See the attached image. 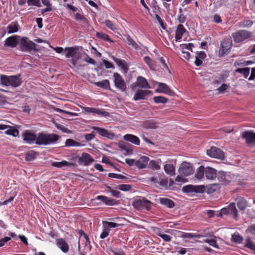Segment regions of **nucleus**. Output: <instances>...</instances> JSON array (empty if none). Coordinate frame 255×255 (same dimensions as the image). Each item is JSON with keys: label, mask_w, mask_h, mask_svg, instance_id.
Here are the masks:
<instances>
[{"label": "nucleus", "mask_w": 255, "mask_h": 255, "mask_svg": "<svg viewBox=\"0 0 255 255\" xmlns=\"http://www.w3.org/2000/svg\"><path fill=\"white\" fill-rule=\"evenodd\" d=\"M22 137L24 143L31 144L35 143L38 145H47L55 143L60 136L55 133L39 132L37 135L34 131L27 129L22 133Z\"/></svg>", "instance_id": "obj_1"}, {"label": "nucleus", "mask_w": 255, "mask_h": 255, "mask_svg": "<svg viewBox=\"0 0 255 255\" xmlns=\"http://www.w3.org/2000/svg\"><path fill=\"white\" fill-rule=\"evenodd\" d=\"M220 188L219 184H212L208 186H205L204 185H188L183 187L182 191L184 193H203L206 192L207 193L210 194L214 193Z\"/></svg>", "instance_id": "obj_2"}, {"label": "nucleus", "mask_w": 255, "mask_h": 255, "mask_svg": "<svg viewBox=\"0 0 255 255\" xmlns=\"http://www.w3.org/2000/svg\"><path fill=\"white\" fill-rule=\"evenodd\" d=\"M0 83L6 86H11L13 87H17L21 83V79L16 75L7 76L4 75L0 76Z\"/></svg>", "instance_id": "obj_3"}, {"label": "nucleus", "mask_w": 255, "mask_h": 255, "mask_svg": "<svg viewBox=\"0 0 255 255\" xmlns=\"http://www.w3.org/2000/svg\"><path fill=\"white\" fill-rule=\"evenodd\" d=\"M252 36V33L248 30H239L232 33V37L235 43L242 42Z\"/></svg>", "instance_id": "obj_4"}, {"label": "nucleus", "mask_w": 255, "mask_h": 255, "mask_svg": "<svg viewBox=\"0 0 255 255\" xmlns=\"http://www.w3.org/2000/svg\"><path fill=\"white\" fill-rule=\"evenodd\" d=\"M19 46L22 51L30 52L32 50L38 51L36 48V44L25 37H23L20 39Z\"/></svg>", "instance_id": "obj_5"}, {"label": "nucleus", "mask_w": 255, "mask_h": 255, "mask_svg": "<svg viewBox=\"0 0 255 255\" xmlns=\"http://www.w3.org/2000/svg\"><path fill=\"white\" fill-rule=\"evenodd\" d=\"M132 205L135 209L138 210L145 209L149 211L151 208L152 202L145 198H142L134 200Z\"/></svg>", "instance_id": "obj_6"}, {"label": "nucleus", "mask_w": 255, "mask_h": 255, "mask_svg": "<svg viewBox=\"0 0 255 255\" xmlns=\"http://www.w3.org/2000/svg\"><path fill=\"white\" fill-rule=\"evenodd\" d=\"M120 225V224L116 223L108 222L107 221H103V231L100 236V239H105L109 236L111 229L118 227Z\"/></svg>", "instance_id": "obj_7"}, {"label": "nucleus", "mask_w": 255, "mask_h": 255, "mask_svg": "<svg viewBox=\"0 0 255 255\" xmlns=\"http://www.w3.org/2000/svg\"><path fill=\"white\" fill-rule=\"evenodd\" d=\"M233 215L235 219L238 218V211L235 203H230L227 207L222 208L220 211V215Z\"/></svg>", "instance_id": "obj_8"}, {"label": "nucleus", "mask_w": 255, "mask_h": 255, "mask_svg": "<svg viewBox=\"0 0 255 255\" xmlns=\"http://www.w3.org/2000/svg\"><path fill=\"white\" fill-rule=\"evenodd\" d=\"M207 154L211 157L220 160L225 159L224 152L221 149L215 146L211 147L210 149L207 150Z\"/></svg>", "instance_id": "obj_9"}, {"label": "nucleus", "mask_w": 255, "mask_h": 255, "mask_svg": "<svg viewBox=\"0 0 255 255\" xmlns=\"http://www.w3.org/2000/svg\"><path fill=\"white\" fill-rule=\"evenodd\" d=\"M78 158V162L80 165L88 166L94 162L95 159L89 153L83 152Z\"/></svg>", "instance_id": "obj_10"}, {"label": "nucleus", "mask_w": 255, "mask_h": 255, "mask_svg": "<svg viewBox=\"0 0 255 255\" xmlns=\"http://www.w3.org/2000/svg\"><path fill=\"white\" fill-rule=\"evenodd\" d=\"M233 45L231 38L224 39L221 43V46L219 50V54L223 56L224 54L228 53Z\"/></svg>", "instance_id": "obj_11"}, {"label": "nucleus", "mask_w": 255, "mask_h": 255, "mask_svg": "<svg viewBox=\"0 0 255 255\" xmlns=\"http://www.w3.org/2000/svg\"><path fill=\"white\" fill-rule=\"evenodd\" d=\"M65 56L69 58L70 57L74 58H80L81 54L79 52V48L78 46L67 47L64 48Z\"/></svg>", "instance_id": "obj_12"}, {"label": "nucleus", "mask_w": 255, "mask_h": 255, "mask_svg": "<svg viewBox=\"0 0 255 255\" xmlns=\"http://www.w3.org/2000/svg\"><path fill=\"white\" fill-rule=\"evenodd\" d=\"M114 84L116 88L122 91H125L127 89L126 84L122 76L118 73H114Z\"/></svg>", "instance_id": "obj_13"}, {"label": "nucleus", "mask_w": 255, "mask_h": 255, "mask_svg": "<svg viewBox=\"0 0 255 255\" xmlns=\"http://www.w3.org/2000/svg\"><path fill=\"white\" fill-rule=\"evenodd\" d=\"M179 172L181 175L189 176L194 172V169L191 164L184 162L181 164Z\"/></svg>", "instance_id": "obj_14"}, {"label": "nucleus", "mask_w": 255, "mask_h": 255, "mask_svg": "<svg viewBox=\"0 0 255 255\" xmlns=\"http://www.w3.org/2000/svg\"><path fill=\"white\" fill-rule=\"evenodd\" d=\"M241 136L246 140L247 144L255 143V132L251 130L244 131L242 132Z\"/></svg>", "instance_id": "obj_15"}, {"label": "nucleus", "mask_w": 255, "mask_h": 255, "mask_svg": "<svg viewBox=\"0 0 255 255\" xmlns=\"http://www.w3.org/2000/svg\"><path fill=\"white\" fill-rule=\"evenodd\" d=\"M158 88L156 89V93H164L170 96H173L174 92L165 83H157Z\"/></svg>", "instance_id": "obj_16"}, {"label": "nucleus", "mask_w": 255, "mask_h": 255, "mask_svg": "<svg viewBox=\"0 0 255 255\" xmlns=\"http://www.w3.org/2000/svg\"><path fill=\"white\" fill-rule=\"evenodd\" d=\"M83 110L84 112L86 113H92L94 115H98L104 117H107L109 116V113L108 112L103 111L102 110L95 108L84 107Z\"/></svg>", "instance_id": "obj_17"}, {"label": "nucleus", "mask_w": 255, "mask_h": 255, "mask_svg": "<svg viewBox=\"0 0 255 255\" xmlns=\"http://www.w3.org/2000/svg\"><path fill=\"white\" fill-rule=\"evenodd\" d=\"M136 86L140 88L149 89L150 88L146 79L142 76H138L137 78L136 82L132 85V88Z\"/></svg>", "instance_id": "obj_18"}, {"label": "nucleus", "mask_w": 255, "mask_h": 255, "mask_svg": "<svg viewBox=\"0 0 255 255\" xmlns=\"http://www.w3.org/2000/svg\"><path fill=\"white\" fill-rule=\"evenodd\" d=\"M151 93L149 90H143L142 89H137L133 98L134 101L144 99L145 97Z\"/></svg>", "instance_id": "obj_19"}, {"label": "nucleus", "mask_w": 255, "mask_h": 255, "mask_svg": "<svg viewBox=\"0 0 255 255\" xmlns=\"http://www.w3.org/2000/svg\"><path fill=\"white\" fill-rule=\"evenodd\" d=\"M93 128L102 136L107 137L111 139H113L115 137V134L113 133L109 132L108 130L105 128L96 127H94Z\"/></svg>", "instance_id": "obj_20"}, {"label": "nucleus", "mask_w": 255, "mask_h": 255, "mask_svg": "<svg viewBox=\"0 0 255 255\" xmlns=\"http://www.w3.org/2000/svg\"><path fill=\"white\" fill-rule=\"evenodd\" d=\"M217 177L222 184L226 185L230 182L231 180L230 175L226 172L222 171L219 172L218 174H217Z\"/></svg>", "instance_id": "obj_21"}, {"label": "nucleus", "mask_w": 255, "mask_h": 255, "mask_svg": "<svg viewBox=\"0 0 255 255\" xmlns=\"http://www.w3.org/2000/svg\"><path fill=\"white\" fill-rule=\"evenodd\" d=\"M149 160V157L143 156L138 160H136L135 166L138 169H143L146 167Z\"/></svg>", "instance_id": "obj_22"}, {"label": "nucleus", "mask_w": 255, "mask_h": 255, "mask_svg": "<svg viewBox=\"0 0 255 255\" xmlns=\"http://www.w3.org/2000/svg\"><path fill=\"white\" fill-rule=\"evenodd\" d=\"M18 36L13 35L7 38L4 41V46L6 47H10L11 48L15 47L18 43L17 38Z\"/></svg>", "instance_id": "obj_23"}, {"label": "nucleus", "mask_w": 255, "mask_h": 255, "mask_svg": "<svg viewBox=\"0 0 255 255\" xmlns=\"http://www.w3.org/2000/svg\"><path fill=\"white\" fill-rule=\"evenodd\" d=\"M57 247L64 253H66L69 251V247L65 239L63 238L57 239L56 240Z\"/></svg>", "instance_id": "obj_24"}, {"label": "nucleus", "mask_w": 255, "mask_h": 255, "mask_svg": "<svg viewBox=\"0 0 255 255\" xmlns=\"http://www.w3.org/2000/svg\"><path fill=\"white\" fill-rule=\"evenodd\" d=\"M217 171L215 169L207 167L205 168V175L207 179L213 180L217 177Z\"/></svg>", "instance_id": "obj_25"}, {"label": "nucleus", "mask_w": 255, "mask_h": 255, "mask_svg": "<svg viewBox=\"0 0 255 255\" xmlns=\"http://www.w3.org/2000/svg\"><path fill=\"white\" fill-rule=\"evenodd\" d=\"M96 199L101 201L107 205L112 206L117 204V202L115 199L109 198L104 195L98 196Z\"/></svg>", "instance_id": "obj_26"}, {"label": "nucleus", "mask_w": 255, "mask_h": 255, "mask_svg": "<svg viewBox=\"0 0 255 255\" xmlns=\"http://www.w3.org/2000/svg\"><path fill=\"white\" fill-rule=\"evenodd\" d=\"M114 61L116 63L117 65L121 68V69L125 73H127L128 70V65L125 60L117 58H114Z\"/></svg>", "instance_id": "obj_27"}, {"label": "nucleus", "mask_w": 255, "mask_h": 255, "mask_svg": "<svg viewBox=\"0 0 255 255\" xmlns=\"http://www.w3.org/2000/svg\"><path fill=\"white\" fill-rule=\"evenodd\" d=\"M124 139L134 144L135 145H138L140 144V140L139 138L133 134H127L124 135Z\"/></svg>", "instance_id": "obj_28"}, {"label": "nucleus", "mask_w": 255, "mask_h": 255, "mask_svg": "<svg viewBox=\"0 0 255 255\" xmlns=\"http://www.w3.org/2000/svg\"><path fill=\"white\" fill-rule=\"evenodd\" d=\"M186 29L184 28V26L181 24H179L177 26L175 32V41H178L181 39Z\"/></svg>", "instance_id": "obj_29"}, {"label": "nucleus", "mask_w": 255, "mask_h": 255, "mask_svg": "<svg viewBox=\"0 0 255 255\" xmlns=\"http://www.w3.org/2000/svg\"><path fill=\"white\" fill-rule=\"evenodd\" d=\"M51 165L57 168H62L64 166H76V164L75 163L69 162L66 160H62L61 162H52L51 163Z\"/></svg>", "instance_id": "obj_30"}, {"label": "nucleus", "mask_w": 255, "mask_h": 255, "mask_svg": "<svg viewBox=\"0 0 255 255\" xmlns=\"http://www.w3.org/2000/svg\"><path fill=\"white\" fill-rule=\"evenodd\" d=\"M154 232L157 236L161 238L164 241L168 242L171 241L172 237L168 235L164 234L160 228H156L154 230Z\"/></svg>", "instance_id": "obj_31"}, {"label": "nucleus", "mask_w": 255, "mask_h": 255, "mask_svg": "<svg viewBox=\"0 0 255 255\" xmlns=\"http://www.w3.org/2000/svg\"><path fill=\"white\" fill-rule=\"evenodd\" d=\"M159 202L169 208H173L175 206L174 202L172 200L167 198H160Z\"/></svg>", "instance_id": "obj_32"}, {"label": "nucleus", "mask_w": 255, "mask_h": 255, "mask_svg": "<svg viewBox=\"0 0 255 255\" xmlns=\"http://www.w3.org/2000/svg\"><path fill=\"white\" fill-rule=\"evenodd\" d=\"M143 60L144 62L148 66L151 70H156V62L155 60L151 59L149 56H145Z\"/></svg>", "instance_id": "obj_33"}, {"label": "nucleus", "mask_w": 255, "mask_h": 255, "mask_svg": "<svg viewBox=\"0 0 255 255\" xmlns=\"http://www.w3.org/2000/svg\"><path fill=\"white\" fill-rule=\"evenodd\" d=\"M156 125L153 120H147L143 123L142 127L146 129H155L157 127Z\"/></svg>", "instance_id": "obj_34"}, {"label": "nucleus", "mask_w": 255, "mask_h": 255, "mask_svg": "<svg viewBox=\"0 0 255 255\" xmlns=\"http://www.w3.org/2000/svg\"><path fill=\"white\" fill-rule=\"evenodd\" d=\"M6 28L8 33L16 32L18 31V23L16 21L12 22L7 26Z\"/></svg>", "instance_id": "obj_35"}, {"label": "nucleus", "mask_w": 255, "mask_h": 255, "mask_svg": "<svg viewBox=\"0 0 255 255\" xmlns=\"http://www.w3.org/2000/svg\"><path fill=\"white\" fill-rule=\"evenodd\" d=\"M95 85L105 90L110 89V83L108 80H104L102 81L95 82Z\"/></svg>", "instance_id": "obj_36"}, {"label": "nucleus", "mask_w": 255, "mask_h": 255, "mask_svg": "<svg viewBox=\"0 0 255 255\" xmlns=\"http://www.w3.org/2000/svg\"><path fill=\"white\" fill-rule=\"evenodd\" d=\"M127 42L128 45L131 46L136 50L141 49L140 45L137 43L130 36H127Z\"/></svg>", "instance_id": "obj_37"}, {"label": "nucleus", "mask_w": 255, "mask_h": 255, "mask_svg": "<svg viewBox=\"0 0 255 255\" xmlns=\"http://www.w3.org/2000/svg\"><path fill=\"white\" fill-rule=\"evenodd\" d=\"M164 170L165 172L169 175H173L175 174V167L172 164H166L164 166Z\"/></svg>", "instance_id": "obj_38"}, {"label": "nucleus", "mask_w": 255, "mask_h": 255, "mask_svg": "<svg viewBox=\"0 0 255 255\" xmlns=\"http://www.w3.org/2000/svg\"><path fill=\"white\" fill-rule=\"evenodd\" d=\"M237 206L240 210H245L247 206V201L242 197L239 198L237 201Z\"/></svg>", "instance_id": "obj_39"}, {"label": "nucleus", "mask_w": 255, "mask_h": 255, "mask_svg": "<svg viewBox=\"0 0 255 255\" xmlns=\"http://www.w3.org/2000/svg\"><path fill=\"white\" fill-rule=\"evenodd\" d=\"M243 238L240 236L239 233H235L232 236L231 241L236 244H241L243 242Z\"/></svg>", "instance_id": "obj_40"}, {"label": "nucleus", "mask_w": 255, "mask_h": 255, "mask_svg": "<svg viewBox=\"0 0 255 255\" xmlns=\"http://www.w3.org/2000/svg\"><path fill=\"white\" fill-rule=\"evenodd\" d=\"M205 175V167L201 165L197 170L195 173V177L199 180H201L204 178Z\"/></svg>", "instance_id": "obj_41"}, {"label": "nucleus", "mask_w": 255, "mask_h": 255, "mask_svg": "<svg viewBox=\"0 0 255 255\" xmlns=\"http://www.w3.org/2000/svg\"><path fill=\"white\" fill-rule=\"evenodd\" d=\"M104 23L109 29L113 31H116L118 30V26L115 23L109 19L106 20Z\"/></svg>", "instance_id": "obj_42"}, {"label": "nucleus", "mask_w": 255, "mask_h": 255, "mask_svg": "<svg viewBox=\"0 0 255 255\" xmlns=\"http://www.w3.org/2000/svg\"><path fill=\"white\" fill-rule=\"evenodd\" d=\"M8 128V129L4 132L6 134L12 135L14 137H16L18 135L19 131L18 129L10 126Z\"/></svg>", "instance_id": "obj_43"}, {"label": "nucleus", "mask_w": 255, "mask_h": 255, "mask_svg": "<svg viewBox=\"0 0 255 255\" xmlns=\"http://www.w3.org/2000/svg\"><path fill=\"white\" fill-rule=\"evenodd\" d=\"M153 100L156 104H165L168 101V99L162 96H154Z\"/></svg>", "instance_id": "obj_44"}, {"label": "nucleus", "mask_w": 255, "mask_h": 255, "mask_svg": "<svg viewBox=\"0 0 255 255\" xmlns=\"http://www.w3.org/2000/svg\"><path fill=\"white\" fill-rule=\"evenodd\" d=\"M36 152L33 150L28 151L25 154V159L27 161H31L33 160L36 158Z\"/></svg>", "instance_id": "obj_45"}, {"label": "nucleus", "mask_w": 255, "mask_h": 255, "mask_svg": "<svg viewBox=\"0 0 255 255\" xmlns=\"http://www.w3.org/2000/svg\"><path fill=\"white\" fill-rule=\"evenodd\" d=\"M235 71L242 74L245 78H247L250 74V68H237Z\"/></svg>", "instance_id": "obj_46"}, {"label": "nucleus", "mask_w": 255, "mask_h": 255, "mask_svg": "<svg viewBox=\"0 0 255 255\" xmlns=\"http://www.w3.org/2000/svg\"><path fill=\"white\" fill-rule=\"evenodd\" d=\"M108 191L111 193V195L116 198H120L121 196V193L120 191L114 189L113 188L108 186L107 187Z\"/></svg>", "instance_id": "obj_47"}, {"label": "nucleus", "mask_w": 255, "mask_h": 255, "mask_svg": "<svg viewBox=\"0 0 255 255\" xmlns=\"http://www.w3.org/2000/svg\"><path fill=\"white\" fill-rule=\"evenodd\" d=\"M244 247L250 250L255 251V245L254 244L250 238H247L246 239V244Z\"/></svg>", "instance_id": "obj_48"}, {"label": "nucleus", "mask_w": 255, "mask_h": 255, "mask_svg": "<svg viewBox=\"0 0 255 255\" xmlns=\"http://www.w3.org/2000/svg\"><path fill=\"white\" fill-rule=\"evenodd\" d=\"M80 143L72 139H68L66 140L65 146H79Z\"/></svg>", "instance_id": "obj_49"}, {"label": "nucleus", "mask_w": 255, "mask_h": 255, "mask_svg": "<svg viewBox=\"0 0 255 255\" xmlns=\"http://www.w3.org/2000/svg\"><path fill=\"white\" fill-rule=\"evenodd\" d=\"M148 167L154 170L160 169V166L155 160H151L148 164Z\"/></svg>", "instance_id": "obj_50"}, {"label": "nucleus", "mask_w": 255, "mask_h": 255, "mask_svg": "<svg viewBox=\"0 0 255 255\" xmlns=\"http://www.w3.org/2000/svg\"><path fill=\"white\" fill-rule=\"evenodd\" d=\"M118 189L123 191H128L131 189V186L129 184H120Z\"/></svg>", "instance_id": "obj_51"}, {"label": "nucleus", "mask_w": 255, "mask_h": 255, "mask_svg": "<svg viewBox=\"0 0 255 255\" xmlns=\"http://www.w3.org/2000/svg\"><path fill=\"white\" fill-rule=\"evenodd\" d=\"M28 5H34L37 7H41V5L39 0H27Z\"/></svg>", "instance_id": "obj_52"}, {"label": "nucleus", "mask_w": 255, "mask_h": 255, "mask_svg": "<svg viewBox=\"0 0 255 255\" xmlns=\"http://www.w3.org/2000/svg\"><path fill=\"white\" fill-rule=\"evenodd\" d=\"M97 36L99 37L103 38L107 41L113 42V41L110 38L109 36L106 34L98 32L97 33Z\"/></svg>", "instance_id": "obj_53"}, {"label": "nucleus", "mask_w": 255, "mask_h": 255, "mask_svg": "<svg viewBox=\"0 0 255 255\" xmlns=\"http://www.w3.org/2000/svg\"><path fill=\"white\" fill-rule=\"evenodd\" d=\"M108 176H109V177H110L111 178L119 179H125L126 178L125 176L122 175L121 174L112 173H109Z\"/></svg>", "instance_id": "obj_54"}, {"label": "nucleus", "mask_w": 255, "mask_h": 255, "mask_svg": "<svg viewBox=\"0 0 255 255\" xmlns=\"http://www.w3.org/2000/svg\"><path fill=\"white\" fill-rule=\"evenodd\" d=\"M253 21L251 20H247L242 21L240 23V26L241 27H251L253 25Z\"/></svg>", "instance_id": "obj_55"}, {"label": "nucleus", "mask_w": 255, "mask_h": 255, "mask_svg": "<svg viewBox=\"0 0 255 255\" xmlns=\"http://www.w3.org/2000/svg\"><path fill=\"white\" fill-rule=\"evenodd\" d=\"M252 63V62L251 61H244V62H242V61H236L234 63V65L235 66H239V65H248L249 64H251Z\"/></svg>", "instance_id": "obj_56"}, {"label": "nucleus", "mask_w": 255, "mask_h": 255, "mask_svg": "<svg viewBox=\"0 0 255 255\" xmlns=\"http://www.w3.org/2000/svg\"><path fill=\"white\" fill-rule=\"evenodd\" d=\"M11 238L10 237H5L0 240V247H1L4 245V244L10 241Z\"/></svg>", "instance_id": "obj_57"}, {"label": "nucleus", "mask_w": 255, "mask_h": 255, "mask_svg": "<svg viewBox=\"0 0 255 255\" xmlns=\"http://www.w3.org/2000/svg\"><path fill=\"white\" fill-rule=\"evenodd\" d=\"M168 183L167 178H163L160 180L158 184L163 187H166L167 186Z\"/></svg>", "instance_id": "obj_58"}, {"label": "nucleus", "mask_w": 255, "mask_h": 255, "mask_svg": "<svg viewBox=\"0 0 255 255\" xmlns=\"http://www.w3.org/2000/svg\"><path fill=\"white\" fill-rule=\"evenodd\" d=\"M103 62V63L106 68H107V69L114 68V66L113 64L112 63H111L110 62L106 60H104Z\"/></svg>", "instance_id": "obj_59"}, {"label": "nucleus", "mask_w": 255, "mask_h": 255, "mask_svg": "<svg viewBox=\"0 0 255 255\" xmlns=\"http://www.w3.org/2000/svg\"><path fill=\"white\" fill-rule=\"evenodd\" d=\"M206 56V53L203 51L198 52L196 53V57L202 60L204 59Z\"/></svg>", "instance_id": "obj_60"}, {"label": "nucleus", "mask_w": 255, "mask_h": 255, "mask_svg": "<svg viewBox=\"0 0 255 255\" xmlns=\"http://www.w3.org/2000/svg\"><path fill=\"white\" fill-rule=\"evenodd\" d=\"M84 61L87 62L88 63H90V64H93V65H95L96 63L95 60L94 59H93V58H91L90 57H89V56H87L84 59Z\"/></svg>", "instance_id": "obj_61"}, {"label": "nucleus", "mask_w": 255, "mask_h": 255, "mask_svg": "<svg viewBox=\"0 0 255 255\" xmlns=\"http://www.w3.org/2000/svg\"><path fill=\"white\" fill-rule=\"evenodd\" d=\"M228 87V86L226 84H223L222 85L218 88L217 90L220 93H222L225 91Z\"/></svg>", "instance_id": "obj_62"}, {"label": "nucleus", "mask_w": 255, "mask_h": 255, "mask_svg": "<svg viewBox=\"0 0 255 255\" xmlns=\"http://www.w3.org/2000/svg\"><path fill=\"white\" fill-rule=\"evenodd\" d=\"M95 137V134L94 132H91V133L86 134L85 135V138L86 140L90 141L93 139Z\"/></svg>", "instance_id": "obj_63"}, {"label": "nucleus", "mask_w": 255, "mask_h": 255, "mask_svg": "<svg viewBox=\"0 0 255 255\" xmlns=\"http://www.w3.org/2000/svg\"><path fill=\"white\" fill-rule=\"evenodd\" d=\"M209 244L210 246H211L216 249H219V247L217 243V241L214 239H210Z\"/></svg>", "instance_id": "obj_64"}]
</instances>
